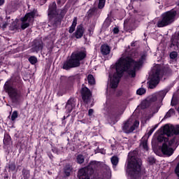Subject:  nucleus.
Returning <instances> with one entry per match:
<instances>
[{
    "label": "nucleus",
    "instance_id": "412c9836",
    "mask_svg": "<svg viewBox=\"0 0 179 179\" xmlns=\"http://www.w3.org/2000/svg\"><path fill=\"white\" fill-rule=\"evenodd\" d=\"M3 145L4 148H9L12 145V137L8 133H4V136L3 139Z\"/></svg>",
    "mask_w": 179,
    "mask_h": 179
},
{
    "label": "nucleus",
    "instance_id": "f257e3e1",
    "mask_svg": "<svg viewBox=\"0 0 179 179\" xmlns=\"http://www.w3.org/2000/svg\"><path fill=\"white\" fill-rule=\"evenodd\" d=\"M143 59H145L143 56H141L138 61H136L131 56L120 57L115 63L116 73L113 74V78L110 80V87L112 89L118 87L120 80L124 76V72H127L131 78H136V71L141 69V66L143 65Z\"/></svg>",
    "mask_w": 179,
    "mask_h": 179
},
{
    "label": "nucleus",
    "instance_id": "a878e982",
    "mask_svg": "<svg viewBox=\"0 0 179 179\" xmlns=\"http://www.w3.org/2000/svg\"><path fill=\"white\" fill-rule=\"evenodd\" d=\"M150 102L148 101V99H145L143 100L140 106H138V108H141V110H145V108H148V107H150Z\"/></svg>",
    "mask_w": 179,
    "mask_h": 179
},
{
    "label": "nucleus",
    "instance_id": "aec40b11",
    "mask_svg": "<svg viewBox=\"0 0 179 179\" xmlns=\"http://www.w3.org/2000/svg\"><path fill=\"white\" fill-rule=\"evenodd\" d=\"M83 34H85V27H83V24H81L77 26L76 31L73 34V36L77 39H79L83 37Z\"/></svg>",
    "mask_w": 179,
    "mask_h": 179
},
{
    "label": "nucleus",
    "instance_id": "0eeeda50",
    "mask_svg": "<svg viewBox=\"0 0 179 179\" xmlns=\"http://www.w3.org/2000/svg\"><path fill=\"white\" fill-rule=\"evenodd\" d=\"M96 168L97 162L96 161H91L87 166L78 170V178L79 179H92Z\"/></svg>",
    "mask_w": 179,
    "mask_h": 179
},
{
    "label": "nucleus",
    "instance_id": "72a5a7b5",
    "mask_svg": "<svg viewBox=\"0 0 179 179\" xmlns=\"http://www.w3.org/2000/svg\"><path fill=\"white\" fill-rule=\"evenodd\" d=\"M178 51L173 50V52H171L169 55L171 59H176L178 57Z\"/></svg>",
    "mask_w": 179,
    "mask_h": 179
},
{
    "label": "nucleus",
    "instance_id": "79ce46f5",
    "mask_svg": "<svg viewBox=\"0 0 179 179\" xmlns=\"http://www.w3.org/2000/svg\"><path fill=\"white\" fill-rule=\"evenodd\" d=\"M75 79H76V76L70 77L68 80V83H70V85H73Z\"/></svg>",
    "mask_w": 179,
    "mask_h": 179
},
{
    "label": "nucleus",
    "instance_id": "6e6552de",
    "mask_svg": "<svg viewBox=\"0 0 179 179\" xmlns=\"http://www.w3.org/2000/svg\"><path fill=\"white\" fill-rule=\"evenodd\" d=\"M36 13H37V10L34 9L32 11L25 14V15L21 18V22H22L21 24L22 30H25V29H27V27L30 26V23L34 20Z\"/></svg>",
    "mask_w": 179,
    "mask_h": 179
},
{
    "label": "nucleus",
    "instance_id": "de8ad7c7",
    "mask_svg": "<svg viewBox=\"0 0 179 179\" xmlns=\"http://www.w3.org/2000/svg\"><path fill=\"white\" fill-rule=\"evenodd\" d=\"M52 152H53V153H58V148L53 147L52 148Z\"/></svg>",
    "mask_w": 179,
    "mask_h": 179
},
{
    "label": "nucleus",
    "instance_id": "bb28decb",
    "mask_svg": "<svg viewBox=\"0 0 179 179\" xmlns=\"http://www.w3.org/2000/svg\"><path fill=\"white\" fill-rule=\"evenodd\" d=\"M22 176L24 179H30V170L23 168L22 171Z\"/></svg>",
    "mask_w": 179,
    "mask_h": 179
},
{
    "label": "nucleus",
    "instance_id": "680f3d73",
    "mask_svg": "<svg viewBox=\"0 0 179 179\" xmlns=\"http://www.w3.org/2000/svg\"><path fill=\"white\" fill-rule=\"evenodd\" d=\"M78 1H79V0H74L75 2H78Z\"/></svg>",
    "mask_w": 179,
    "mask_h": 179
},
{
    "label": "nucleus",
    "instance_id": "4be33fe9",
    "mask_svg": "<svg viewBox=\"0 0 179 179\" xmlns=\"http://www.w3.org/2000/svg\"><path fill=\"white\" fill-rule=\"evenodd\" d=\"M111 52V48L108 44H103L101 45V54L103 56L108 55Z\"/></svg>",
    "mask_w": 179,
    "mask_h": 179
},
{
    "label": "nucleus",
    "instance_id": "603ef678",
    "mask_svg": "<svg viewBox=\"0 0 179 179\" xmlns=\"http://www.w3.org/2000/svg\"><path fill=\"white\" fill-rule=\"evenodd\" d=\"M5 3V0H0V6H2Z\"/></svg>",
    "mask_w": 179,
    "mask_h": 179
},
{
    "label": "nucleus",
    "instance_id": "b1692460",
    "mask_svg": "<svg viewBox=\"0 0 179 179\" xmlns=\"http://www.w3.org/2000/svg\"><path fill=\"white\" fill-rule=\"evenodd\" d=\"M100 10H99V9L96 7H93L88 10V16L90 17L96 16L99 17V16H100Z\"/></svg>",
    "mask_w": 179,
    "mask_h": 179
},
{
    "label": "nucleus",
    "instance_id": "6e6d98bb",
    "mask_svg": "<svg viewBox=\"0 0 179 179\" xmlns=\"http://www.w3.org/2000/svg\"><path fill=\"white\" fill-rule=\"evenodd\" d=\"M57 5L60 6L61 5V0H57Z\"/></svg>",
    "mask_w": 179,
    "mask_h": 179
},
{
    "label": "nucleus",
    "instance_id": "c85d7f7f",
    "mask_svg": "<svg viewBox=\"0 0 179 179\" xmlns=\"http://www.w3.org/2000/svg\"><path fill=\"white\" fill-rule=\"evenodd\" d=\"M110 162H111L113 167H117V166L118 165V162H120V159H118V157L113 156L111 157Z\"/></svg>",
    "mask_w": 179,
    "mask_h": 179
},
{
    "label": "nucleus",
    "instance_id": "4c0bfd02",
    "mask_svg": "<svg viewBox=\"0 0 179 179\" xmlns=\"http://www.w3.org/2000/svg\"><path fill=\"white\" fill-rule=\"evenodd\" d=\"M106 5V0H99L98 8L99 9H103Z\"/></svg>",
    "mask_w": 179,
    "mask_h": 179
},
{
    "label": "nucleus",
    "instance_id": "39448f33",
    "mask_svg": "<svg viewBox=\"0 0 179 179\" xmlns=\"http://www.w3.org/2000/svg\"><path fill=\"white\" fill-rule=\"evenodd\" d=\"M169 91L170 88H165L164 90L159 91L155 95H153L150 98L147 99V100H148V101L150 102V104L152 106L151 110L152 111L153 114L159 113V110L160 108V106H159L157 103H155L156 101H157L158 100L159 103H162Z\"/></svg>",
    "mask_w": 179,
    "mask_h": 179
},
{
    "label": "nucleus",
    "instance_id": "c03bdc74",
    "mask_svg": "<svg viewBox=\"0 0 179 179\" xmlns=\"http://www.w3.org/2000/svg\"><path fill=\"white\" fill-rule=\"evenodd\" d=\"M113 34H118V33H120V29H118V27H115L113 29Z\"/></svg>",
    "mask_w": 179,
    "mask_h": 179
},
{
    "label": "nucleus",
    "instance_id": "13d9d810",
    "mask_svg": "<svg viewBox=\"0 0 179 179\" xmlns=\"http://www.w3.org/2000/svg\"><path fill=\"white\" fill-rule=\"evenodd\" d=\"M88 31L90 32V36H92V29H88Z\"/></svg>",
    "mask_w": 179,
    "mask_h": 179
},
{
    "label": "nucleus",
    "instance_id": "f3484780",
    "mask_svg": "<svg viewBox=\"0 0 179 179\" xmlns=\"http://www.w3.org/2000/svg\"><path fill=\"white\" fill-rule=\"evenodd\" d=\"M76 106V99L73 97H71L66 103V113L67 114H71L72 111L73 110V108Z\"/></svg>",
    "mask_w": 179,
    "mask_h": 179
},
{
    "label": "nucleus",
    "instance_id": "7c9ffc66",
    "mask_svg": "<svg viewBox=\"0 0 179 179\" xmlns=\"http://www.w3.org/2000/svg\"><path fill=\"white\" fill-rule=\"evenodd\" d=\"M16 170V164L15 162H9L8 171H15Z\"/></svg>",
    "mask_w": 179,
    "mask_h": 179
},
{
    "label": "nucleus",
    "instance_id": "393cba45",
    "mask_svg": "<svg viewBox=\"0 0 179 179\" xmlns=\"http://www.w3.org/2000/svg\"><path fill=\"white\" fill-rule=\"evenodd\" d=\"M76 24H78V17H75L73 18L72 24L69 27V33H70V34H72V33H73V31H75V30L76 29Z\"/></svg>",
    "mask_w": 179,
    "mask_h": 179
},
{
    "label": "nucleus",
    "instance_id": "69168bd1",
    "mask_svg": "<svg viewBox=\"0 0 179 179\" xmlns=\"http://www.w3.org/2000/svg\"><path fill=\"white\" fill-rule=\"evenodd\" d=\"M59 96H62V94H59Z\"/></svg>",
    "mask_w": 179,
    "mask_h": 179
},
{
    "label": "nucleus",
    "instance_id": "f8f14e48",
    "mask_svg": "<svg viewBox=\"0 0 179 179\" xmlns=\"http://www.w3.org/2000/svg\"><path fill=\"white\" fill-rule=\"evenodd\" d=\"M80 93L83 103L85 104L90 103L92 100V91L87 87L83 85Z\"/></svg>",
    "mask_w": 179,
    "mask_h": 179
},
{
    "label": "nucleus",
    "instance_id": "ea45409f",
    "mask_svg": "<svg viewBox=\"0 0 179 179\" xmlns=\"http://www.w3.org/2000/svg\"><path fill=\"white\" fill-rule=\"evenodd\" d=\"M176 113V110L173 108H171L166 115V118H170V117H171L172 114H174Z\"/></svg>",
    "mask_w": 179,
    "mask_h": 179
},
{
    "label": "nucleus",
    "instance_id": "bf43d9fd",
    "mask_svg": "<svg viewBox=\"0 0 179 179\" xmlns=\"http://www.w3.org/2000/svg\"><path fill=\"white\" fill-rule=\"evenodd\" d=\"M55 107H56V108H57V110H59V108H58V104H56V105H55Z\"/></svg>",
    "mask_w": 179,
    "mask_h": 179
},
{
    "label": "nucleus",
    "instance_id": "e433bc0d",
    "mask_svg": "<svg viewBox=\"0 0 179 179\" xmlns=\"http://www.w3.org/2000/svg\"><path fill=\"white\" fill-rule=\"evenodd\" d=\"M148 162L150 166H153V164H156V159L153 157H148Z\"/></svg>",
    "mask_w": 179,
    "mask_h": 179
},
{
    "label": "nucleus",
    "instance_id": "052dcab7",
    "mask_svg": "<svg viewBox=\"0 0 179 179\" xmlns=\"http://www.w3.org/2000/svg\"><path fill=\"white\" fill-rule=\"evenodd\" d=\"M100 152H101L102 155H104V153H106L105 151H101Z\"/></svg>",
    "mask_w": 179,
    "mask_h": 179
},
{
    "label": "nucleus",
    "instance_id": "cd10ccee",
    "mask_svg": "<svg viewBox=\"0 0 179 179\" xmlns=\"http://www.w3.org/2000/svg\"><path fill=\"white\" fill-rule=\"evenodd\" d=\"M76 162L78 164H83L85 163V156L82 154H79L76 156Z\"/></svg>",
    "mask_w": 179,
    "mask_h": 179
},
{
    "label": "nucleus",
    "instance_id": "e2e57ef3",
    "mask_svg": "<svg viewBox=\"0 0 179 179\" xmlns=\"http://www.w3.org/2000/svg\"><path fill=\"white\" fill-rule=\"evenodd\" d=\"M178 6H179V0H178Z\"/></svg>",
    "mask_w": 179,
    "mask_h": 179
},
{
    "label": "nucleus",
    "instance_id": "37998d69",
    "mask_svg": "<svg viewBox=\"0 0 179 179\" xmlns=\"http://www.w3.org/2000/svg\"><path fill=\"white\" fill-rule=\"evenodd\" d=\"M142 145H143V149H145V150H148V141L147 140L143 141Z\"/></svg>",
    "mask_w": 179,
    "mask_h": 179
},
{
    "label": "nucleus",
    "instance_id": "2eb2a0df",
    "mask_svg": "<svg viewBox=\"0 0 179 179\" xmlns=\"http://www.w3.org/2000/svg\"><path fill=\"white\" fill-rule=\"evenodd\" d=\"M78 66L79 64L70 56V58L66 59V60L64 62L62 69L65 71H70V69L78 68Z\"/></svg>",
    "mask_w": 179,
    "mask_h": 179
},
{
    "label": "nucleus",
    "instance_id": "0e129e2a",
    "mask_svg": "<svg viewBox=\"0 0 179 179\" xmlns=\"http://www.w3.org/2000/svg\"><path fill=\"white\" fill-rule=\"evenodd\" d=\"M47 1V0H45V2H46Z\"/></svg>",
    "mask_w": 179,
    "mask_h": 179
},
{
    "label": "nucleus",
    "instance_id": "a19ab883",
    "mask_svg": "<svg viewBox=\"0 0 179 179\" xmlns=\"http://www.w3.org/2000/svg\"><path fill=\"white\" fill-rule=\"evenodd\" d=\"M174 173L176 175L178 178H179V162L174 169Z\"/></svg>",
    "mask_w": 179,
    "mask_h": 179
},
{
    "label": "nucleus",
    "instance_id": "a18cd8bd",
    "mask_svg": "<svg viewBox=\"0 0 179 179\" xmlns=\"http://www.w3.org/2000/svg\"><path fill=\"white\" fill-rule=\"evenodd\" d=\"M93 113H94V110H93V109H90V110H88V115H89V117H91V115H93Z\"/></svg>",
    "mask_w": 179,
    "mask_h": 179
},
{
    "label": "nucleus",
    "instance_id": "49530a36",
    "mask_svg": "<svg viewBox=\"0 0 179 179\" xmlns=\"http://www.w3.org/2000/svg\"><path fill=\"white\" fill-rule=\"evenodd\" d=\"M153 132H155V129L152 128L148 133V136H150Z\"/></svg>",
    "mask_w": 179,
    "mask_h": 179
},
{
    "label": "nucleus",
    "instance_id": "864d4df0",
    "mask_svg": "<svg viewBox=\"0 0 179 179\" xmlns=\"http://www.w3.org/2000/svg\"><path fill=\"white\" fill-rule=\"evenodd\" d=\"M68 117H69V115H68L67 117L64 116L63 118H62V121L66 120L68 118Z\"/></svg>",
    "mask_w": 179,
    "mask_h": 179
},
{
    "label": "nucleus",
    "instance_id": "ddd939ff",
    "mask_svg": "<svg viewBox=\"0 0 179 179\" xmlns=\"http://www.w3.org/2000/svg\"><path fill=\"white\" fill-rule=\"evenodd\" d=\"M71 56L78 66H80V61H83L87 57V52L86 50H80L73 52Z\"/></svg>",
    "mask_w": 179,
    "mask_h": 179
},
{
    "label": "nucleus",
    "instance_id": "6ab92c4d",
    "mask_svg": "<svg viewBox=\"0 0 179 179\" xmlns=\"http://www.w3.org/2000/svg\"><path fill=\"white\" fill-rule=\"evenodd\" d=\"M136 127V123L132 124L129 120H127L123 124L122 131L124 132V134H131L133 131H135Z\"/></svg>",
    "mask_w": 179,
    "mask_h": 179
},
{
    "label": "nucleus",
    "instance_id": "3c124183",
    "mask_svg": "<svg viewBox=\"0 0 179 179\" xmlns=\"http://www.w3.org/2000/svg\"><path fill=\"white\" fill-rule=\"evenodd\" d=\"M143 1H145V0H131V2H138V1L142 2Z\"/></svg>",
    "mask_w": 179,
    "mask_h": 179
},
{
    "label": "nucleus",
    "instance_id": "f704fd0d",
    "mask_svg": "<svg viewBox=\"0 0 179 179\" xmlns=\"http://www.w3.org/2000/svg\"><path fill=\"white\" fill-rule=\"evenodd\" d=\"M28 61L31 65H36V64H37V57H36V56H31L29 57Z\"/></svg>",
    "mask_w": 179,
    "mask_h": 179
},
{
    "label": "nucleus",
    "instance_id": "58836bf2",
    "mask_svg": "<svg viewBox=\"0 0 179 179\" xmlns=\"http://www.w3.org/2000/svg\"><path fill=\"white\" fill-rule=\"evenodd\" d=\"M146 93V90L144 88H139L136 91V94H138V96H142L143 94H145Z\"/></svg>",
    "mask_w": 179,
    "mask_h": 179
},
{
    "label": "nucleus",
    "instance_id": "8fccbe9b",
    "mask_svg": "<svg viewBox=\"0 0 179 179\" xmlns=\"http://www.w3.org/2000/svg\"><path fill=\"white\" fill-rule=\"evenodd\" d=\"M3 179H10V177H9V174L5 173L3 176Z\"/></svg>",
    "mask_w": 179,
    "mask_h": 179
},
{
    "label": "nucleus",
    "instance_id": "1a4fd4ad",
    "mask_svg": "<svg viewBox=\"0 0 179 179\" xmlns=\"http://www.w3.org/2000/svg\"><path fill=\"white\" fill-rule=\"evenodd\" d=\"M162 70L160 69H157L152 72L150 76V80L148 82L149 89H155L159 83H160V73Z\"/></svg>",
    "mask_w": 179,
    "mask_h": 179
},
{
    "label": "nucleus",
    "instance_id": "20e7f679",
    "mask_svg": "<svg viewBox=\"0 0 179 179\" xmlns=\"http://www.w3.org/2000/svg\"><path fill=\"white\" fill-rule=\"evenodd\" d=\"M178 17V12L175 8L166 11L162 14L161 19L157 23V27H167L173 24Z\"/></svg>",
    "mask_w": 179,
    "mask_h": 179
},
{
    "label": "nucleus",
    "instance_id": "f03ea898",
    "mask_svg": "<svg viewBox=\"0 0 179 179\" xmlns=\"http://www.w3.org/2000/svg\"><path fill=\"white\" fill-rule=\"evenodd\" d=\"M4 92L7 93L11 103L19 106L24 97V83L17 74H13L3 85Z\"/></svg>",
    "mask_w": 179,
    "mask_h": 179
},
{
    "label": "nucleus",
    "instance_id": "c756f323",
    "mask_svg": "<svg viewBox=\"0 0 179 179\" xmlns=\"http://www.w3.org/2000/svg\"><path fill=\"white\" fill-rule=\"evenodd\" d=\"M167 141H169V139L166 137H164V136L163 135H159L157 136V142L159 143H162V142H164V143H166V142H167Z\"/></svg>",
    "mask_w": 179,
    "mask_h": 179
},
{
    "label": "nucleus",
    "instance_id": "473e14b6",
    "mask_svg": "<svg viewBox=\"0 0 179 179\" xmlns=\"http://www.w3.org/2000/svg\"><path fill=\"white\" fill-rule=\"evenodd\" d=\"M19 24H17V22H13L10 26V30L11 31H15V30H19Z\"/></svg>",
    "mask_w": 179,
    "mask_h": 179
},
{
    "label": "nucleus",
    "instance_id": "9d476101",
    "mask_svg": "<svg viewBox=\"0 0 179 179\" xmlns=\"http://www.w3.org/2000/svg\"><path fill=\"white\" fill-rule=\"evenodd\" d=\"M57 13L58 9L57 8V3L55 1L50 3L48 6V17L49 23L50 24H51V26H52V24H54V21L55 20Z\"/></svg>",
    "mask_w": 179,
    "mask_h": 179
},
{
    "label": "nucleus",
    "instance_id": "7ed1b4c3",
    "mask_svg": "<svg viewBox=\"0 0 179 179\" xmlns=\"http://www.w3.org/2000/svg\"><path fill=\"white\" fill-rule=\"evenodd\" d=\"M142 171V162L141 159L131 157L127 164V173L130 179L141 178Z\"/></svg>",
    "mask_w": 179,
    "mask_h": 179
},
{
    "label": "nucleus",
    "instance_id": "5701e85b",
    "mask_svg": "<svg viewBox=\"0 0 179 179\" xmlns=\"http://www.w3.org/2000/svg\"><path fill=\"white\" fill-rule=\"evenodd\" d=\"M73 170V168L71 166V164H67L65 165V166L63 169V174L64 177H69L71 176V173H72V171Z\"/></svg>",
    "mask_w": 179,
    "mask_h": 179
},
{
    "label": "nucleus",
    "instance_id": "9b49d317",
    "mask_svg": "<svg viewBox=\"0 0 179 179\" xmlns=\"http://www.w3.org/2000/svg\"><path fill=\"white\" fill-rule=\"evenodd\" d=\"M108 114L113 124H117V122H118V120H120V117H121L122 113L120 112V108L115 106V107H111L108 110Z\"/></svg>",
    "mask_w": 179,
    "mask_h": 179
},
{
    "label": "nucleus",
    "instance_id": "09e8293b",
    "mask_svg": "<svg viewBox=\"0 0 179 179\" xmlns=\"http://www.w3.org/2000/svg\"><path fill=\"white\" fill-rule=\"evenodd\" d=\"M171 105L174 106H177V101H176L175 100H173L171 101Z\"/></svg>",
    "mask_w": 179,
    "mask_h": 179
},
{
    "label": "nucleus",
    "instance_id": "5fc2aeb1",
    "mask_svg": "<svg viewBox=\"0 0 179 179\" xmlns=\"http://www.w3.org/2000/svg\"><path fill=\"white\" fill-rule=\"evenodd\" d=\"M157 127H159V124H155L154 127H152V129H154L155 131L157 128Z\"/></svg>",
    "mask_w": 179,
    "mask_h": 179
},
{
    "label": "nucleus",
    "instance_id": "dca6fc26",
    "mask_svg": "<svg viewBox=\"0 0 179 179\" xmlns=\"http://www.w3.org/2000/svg\"><path fill=\"white\" fill-rule=\"evenodd\" d=\"M43 48H44V43L41 38H36L32 42V52H40V51H43Z\"/></svg>",
    "mask_w": 179,
    "mask_h": 179
},
{
    "label": "nucleus",
    "instance_id": "a211bd4d",
    "mask_svg": "<svg viewBox=\"0 0 179 179\" xmlns=\"http://www.w3.org/2000/svg\"><path fill=\"white\" fill-rule=\"evenodd\" d=\"M169 144L167 145V143H164L162 144V146L161 148V152L165 156H172V155L174 153V149L173 148L170 147Z\"/></svg>",
    "mask_w": 179,
    "mask_h": 179
},
{
    "label": "nucleus",
    "instance_id": "423d86ee",
    "mask_svg": "<svg viewBox=\"0 0 179 179\" xmlns=\"http://www.w3.org/2000/svg\"><path fill=\"white\" fill-rule=\"evenodd\" d=\"M163 131L168 136V138L173 136V138L169 141L168 145H169V146H173V145L175 143L177 146H178L179 124H176L175 127H171V129L168 126V124H165L163 127Z\"/></svg>",
    "mask_w": 179,
    "mask_h": 179
},
{
    "label": "nucleus",
    "instance_id": "4468645a",
    "mask_svg": "<svg viewBox=\"0 0 179 179\" xmlns=\"http://www.w3.org/2000/svg\"><path fill=\"white\" fill-rule=\"evenodd\" d=\"M65 15H66V10L65 8L61 9L60 13L57 11L52 27H53L55 29H57L58 26H60Z\"/></svg>",
    "mask_w": 179,
    "mask_h": 179
},
{
    "label": "nucleus",
    "instance_id": "c9c22d12",
    "mask_svg": "<svg viewBox=\"0 0 179 179\" xmlns=\"http://www.w3.org/2000/svg\"><path fill=\"white\" fill-rule=\"evenodd\" d=\"M19 117V113H17V110H14L11 115L10 120L11 121H15L16 118Z\"/></svg>",
    "mask_w": 179,
    "mask_h": 179
},
{
    "label": "nucleus",
    "instance_id": "4d7b16f0",
    "mask_svg": "<svg viewBox=\"0 0 179 179\" xmlns=\"http://www.w3.org/2000/svg\"><path fill=\"white\" fill-rule=\"evenodd\" d=\"M131 47H135V42H132V43H131Z\"/></svg>",
    "mask_w": 179,
    "mask_h": 179
},
{
    "label": "nucleus",
    "instance_id": "2f4dec72",
    "mask_svg": "<svg viewBox=\"0 0 179 179\" xmlns=\"http://www.w3.org/2000/svg\"><path fill=\"white\" fill-rule=\"evenodd\" d=\"M87 80H88V83L90 85H94V83H96V80H94V77L92 74L88 75Z\"/></svg>",
    "mask_w": 179,
    "mask_h": 179
}]
</instances>
